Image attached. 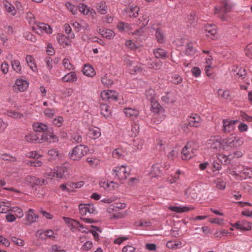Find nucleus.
<instances>
[{"mask_svg": "<svg viewBox=\"0 0 252 252\" xmlns=\"http://www.w3.org/2000/svg\"><path fill=\"white\" fill-rule=\"evenodd\" d=\"M126 152L122 149H116L112 152V156L114 158L123 159L125 158Z\"/></svg>", "mask_w": 252, "mask_h": 252, "instance_id": "nucleus-33", "label": "nucleus"}, {"mask_svg": "<svg viewBox=\"0 0 252 252\" xmlns=\"http://www.w3.org/2000/svg\"><path fill=\"white\" fill-rule=\"evenodd\" d=\"M0 213H6L11 210L10 203L4 201L1 202Z\"/></svg>", "mask_w": 252, "mask_h": 252, "instance_id": "nucleus-47", "label": "nucleus"}, {"mask_svg": "<svg viewBox=\"0 0 252 252\" xmlns=\"http://www.w3.org/2000/svg\"><path fill=\"white\" fill-rule=\"evenodd\" d=\"M82 71L84 75L89 77H93L95 74L94 68L89 64H85Z\"/></svg>", "mask_w": 252, "mask_h": 252, "instance_id": "nucleus-25", "label": "nucleus"}, {"mask_svg": "<svg viewBox=\"0 0 252 252\" xmlns=\"http://www.w3.org/2000/svg\"><path fill=\"white\" fill-rule=\"evenodd\" d=\"M101 135L100 129L98 128H90L89 129L88 135L93 139L98 138Z\"/></svg>", "mask_w": 252, "mask_h": 252, "instance_id": "nucleus-27", "label": "nucleus"}, {"mask_svg": "<svg viewBox=\"0 0 252 252\" xmlns=\"http://www.w3.org/2000/svg\"><path fill=\"white\" fill-rule=\"evenodd\" d=\"M99 33L103 37L107 39H112L115 36V33L110 29L99 30Z\"/></svg>", "mask_w": 252, "mask_h": 252, "instance_id": "nucleus-31", "label": "nucleus"}, {"mask_svg": "<svg viewBox=\"0 0 252 252\" xmlns=\"http://www.w3.org/2000/svg\"><path fill=\"white\" fill-rule=\"evenodd\" d=\"M101 114L105 118H108L111 116V111L110 107L106 104H101L100 106Z\"/></svg>", "mask_w": 252, "mask_h": 252, "instance_id": "nucleus-28", "label": "nucleus"}, {"mask_svg": "<svg viewBox=\"0 0 252 252\" xmlns=\"http://www.w3.org/2000/svg\"><path fill=\"white\" fill-rule=\"evenodd\" d=\"M161 99L166 103H173L177 100L176 94L174 92H167L161 97Z\"/></svg>", "mask_w": 252, "mask_h": 252, "instance_id": "nucleus-16", "label": "nucleus"}, {"mask_svg": "<svg viewBox=\"0 0 252 252\" xmlns=\"http://www.w3.org/2000/svg\"><path fill=\"white\" fill-rule=\"evenodd\" d=\"M79 11L84 15H88L89 13V8L85 4L81 3L79 5Z\"/></svg>", "mask_w": 252, "mask_h": 252, "instance_id": "nucleus-51", "label": "nucleus"}, {"mask_svg": "<svg viewBox=\"0 0 252 252\" xmlns=\"http://www.w3.org/2000/svg\"><path fill=\"white\" fill-rule=\"evenodd\" d=\"M202 119L197 114H192L188 119V123L187 126L198 127L201 126Z\"/></svg>", "mask_w": 252, "mask_h": 252, "instance_id": "nucleus-5", "label": "nucleus"}, {"mask_svg": "<svg viewBox=\"0 0 252 252\" xmlns=\"http://www.w3.org/2000/svg\"><path fill=\"white\" fill-rule=\"evenodd\" d=\"M155 36L159 43H162L164 42L165 36L161 29L158 28L156 30Z\"/></svg>", "mask_w": 252, "mask_h": 252, "instance_id": "nucleus-38", "label": "nucleus"}, {"mask_svg": "<svg viewBox=\"0 0 252 252\" xmlns=\"http://www.w3.org/2000/svg\"><path fill=\"white\" fill-rule=\"evenodd\" d=\"M207 36L208 37L215 36L217 33V27L215 25L208 24L205 27Z\"/></svg>", "mask_w": 252, "mask_h": 252, "instance_id": "nucleus-21", "label": "nucleus"}, {"mask_svg": "<svg viewBox=\"0 0 252 252\" xmlns=\"http://www.w3.org/2000/svg\"><path fill=\"white\" fill-rule=\"evenodd\" d=\"M41 140L51 143L58 141V137L52 132L47 133L45 132L41 136L40 141Z\"/></svg>", "mask_w": 252, "mask_h": 252, "instance_id": "nucleus-13", "label": "nucleus"}, {"mask_svg": "<svg viewBox=\"0 0 252 252\" xmlns=\"http://www.w3.org/2000/svg\"><path fill=\"white\" fill-rule=\"evenodd\" d=\"M36 179L34 176H28L26 178V182L33 188L35 186Z\"/></svg>", "mask_w": 252, "mask_h": 252, "instance_id": "nucleus-54", "label": "nucleus"}, {"mask_svg": "<svg viewBox=\"0 0 252 252\" xmlns=\"http://www.w3.org/2000/svg\"><path fill=\"white\" fill-rule=\"evenodd\" d=\"M48 155L50 157L49 159V160L56 159L59 157V152L57 149H51L48 152Z\"/></svg>", "mask_w": 252, "mask_h": 252, "instance_id": "nucleus-43", "label": "nucleus"}, {"mask_svg": "<svg viewBox=\"0 0 252 252\" xmlns=\"http://www.w3.org/2000/svg\"><path fill=\"white\" fill-rule=\"evenodd\" d=\"M65 6L72 14L75 15L77 13L78 9L77 7L72 5L70 2H66Z\"/></svg>", "mask_w": 252, "mask_h": 252, "instance_id": "nucleus-53", "label": "nucleus"}, {"mask_svg": "<svg viewBox=\"0 0 252 252\" xmlns=\"http://www.w3.org/2000/svg\"><path fill=\"white\" fill-rule=\"evenodd\" d=\"M101 82L102 84L107 87H110L113 84V80L107 77L106 75L101 78Z\"/></svg>", "mask_w": 252, "mask_h": 252, "instance_id": "nucleus-50", "label": "nucleus"}, {"mask_svg": "<svg viewBox=\"0 0 252 252\" xmlns=\"http://www.w3.org/2000/svg\"><path fill=\"white\" fill-rule=\"evenodd\" d=\"M88 151V147L80 144L75 147L69 153V158L73 160H79L87 154Z\"/></svg>", "mask_w": 252, "mask_h": 252, "instance_id": "nucleus-1", "label": "nucleus"}, {"mask_svg": "<svg viewBox=\"0 0 252 252\" xmlns=\"http://www.w3.org/2000/svg\"><path fill=\"white\" fill-rule=\"evenodd\" d=\"M117 28L118 29L121 31H126L128 32L130 31V26L128 23H124V22H119L117 25Z\"/></svg>", "mask_w": 252, "mask_h": 252, "instance_id": "nucleus-44", "label": "nucleus"}, {"mask_svg": "<svg viewBox=\"0 0 252 252\" xmlns=\"http://www.w3.org/2000/svg\"><path fill=\"white\" fill-rule=\"evenodd\" d=\"M240 117L242 118L243 121H246L248 122H252V117L248 115L246 113L243 111L241 112Z\"/></svg>", "mask_w": 252, "mask_h": 252, "instance_id": "nucleus-61", "label": "nucleus"}, {"mask_svg": "<svg viewBox=\"0 0 252 252\" xmlns=\"http://www.w3.org/2000/svg\"><path fill=\"white\" fill-rule=\"evenodd\" d=\"M63 64L64 67L69 70H72L74 69V66L70 63L69 61L67 59H64L63 61Z\"/></svg>", "mask_w": 252, "mask_h": 252, "instance_id": "nucleus-55", "label": "nucleus"}, {"mask_svg": "<svg viewBox=\"0 0 252 252\" xmlns=\"http://www.w3.org/2000/svg\"><path fill=\"white\" fill-rule=\"evenodd\" d=\"M25 139L27 142L30 143L42 142L40 141V138H39L37 134L35 133L28 134L25 136Z\"/></svg>", "mask_w": 252, "mask_h": 252, "instance_id": "nucleus-24", "label": "nucleus"}, {"mask_svg": "<svg viewBox=\"0 0 252 252\" xmlns=\"http://www.w3.org/2000/svg\"><path fill=\"white\" fill-rule=\"evenodd\" d=\"M222 141L221 137H215L207 141V145L211 149L220 150L222 147Z\"/></svg>", "mask_w": 252, "mask_h": 252, "instance_id": "nucleus-6", "label": "nucleus"}, {"mask_svg": "<svg viewBox=\"0 0 252 252\" xmlns=\"http://www.w3.org/2000/svg\"><path fill=\"white\" fill-rule=\"evenodd\" d=\"M4 7L5 10L11 14V15L14 16L16 15L17 11L15 7L9 2L6 1L4 3Z\"/></svg>", "mask_w": 252, "mask_h": 252, "instance_id": "nucleus-35", "label": "nucleus"}, {"mask_svg": "<svg viewBox=\"0 0 252 252\" xmlns=\"http://www.w3.org/2000/svg\"><path fill=\"white\" fill-rule=\"evenodd\" d=\"M114 92L109 90L107 92L103 91L101 93V96L103 99H114L116 100L117 99V97L116 95H114Z\"/></svg>", "mask_w": 252, "mask_h": 252, "instance_id": "nucleus-26", "label": "nucleus"}, {"mask_svg": "<svg viewBox=\"0 0 252 252\" xmlns=\"http://www.w3.org/2000/svg\"><path fill=\"white\" fill-rule=\"evenodd\" d=\"M164 167L166 165L164 164ZM163 167V165L160 163H156L152 166V170L150 172V174L152 177H156L160 176L162 174V170L161 168Z\"/></svg>", "mask_w": 252, "mask_h": 252, "instance_id": "nucleus-12", "label": "nucleus"}, {"mask_svg": "<svg viewBox=\"0 0 252 252\" xmlns=\"http://www.w3.org/2000/svg\"><path fill=\"white\" fill-rule=\"evenodd\" d=\"M139 9V8L137 6H131L127 7L125 11L130 17H136L138 15Z\"/></svg>", "mask_w": 252, "mask_h": 252, "instance_id": "nucleus-20", "label": "nucleus"}, {"mask_svg": "<svg viewBox=\"0 0 252 252\" xmlns=\"http://www.w3.org/2000/svg\"><path fill=\"white\" fill-rule=\"evenodd\" d=\"M154 54L157 59L164 58L166 57L167 52L163 49L157 48L154 50Z\"/></svg>", "mask_w": 252, "mask_h": 252, "instance_id": "nucleus-37", "label": "nucleus"}, {"mask_svg": "<svg viewBox=\"0 0 252 252\" xmlns=\"http://www.w3.org/2000/svg\"><path fill=\"white\" fill-rule=\"evenodd\" d=\"M6 114L7 116L16 119H20L23 117V115L22 114L15 111H7L6 112Z\"/></svg>", "mask_w": 252, "mask_h": 252, "instance_id": "nucleus-45", "label": "nucleus"}, {"mask_svg": "<svg viewBox=\"0 0 252 252\" xmlns=\"http://www.w3.org/2000/svg\"><path fill=\"white\" fill-rule=\"evenodd\" d=\"M246 55L252 59V45H248L245 49Z\"/></svg>", "mask_w": 252, "mask_h": 252, "instance_id": "nucleus-64", "label": "nucleus"}, {"mask_svg": "<svg viewBox=\"0 0 252 252\" xmlns=\"http://www.w3.org/2000/svg\"><path fill=\"white\" fill-rule=\"evenodd\" d=\"M11 65L13 69L17 72L21 73H22V67L21 63L19 60H14L11 62Z\"/></svg>", "mask_w": 252, "mask_h": 252, "instance_id": "nucleus-39", "label": "nucleus"}, {"mask_svg": "<svg viewBox=\"0 0 252 252\" xmlns=\"http://www.w3.org/2000/svg\"><path fill=\"white\" fill-rule=\"evenodd\" d=\"M147 65L150 68L157 70L159 69L161 65V62L158 59L147 60Z\"/></svg>", "mask_w": 252, "mask_h": 252, "instance_id": "nucleus-17", "label": "nucleus"}, {"mask_svg": "<svg viewBox=\"0 0 252 252\" xmlns=\"http://www.w3.org/2000/svg\"><path fill=\"white\" fill-rule=\"evenodd\" d=\"M234 226L237 229L243 231H248L252 229V224L249 221L243 220L241 222H236Z\"/></svg>", "mask_w": 252, "mask_h": 252, "instance_id": "nucleus-11", "label": "nucleus"}, {"mask_svg": "<svg viewBox=\"0 0 252 252\" xmlns=\"http://www.w3.org/2000/svg\"><path fill=\"white\" fill-rule=\"evenodd\" d=\"M0 158L5 161H16L15 158L7 154H3L0 155Z\"/></svg>", "mask_w": 252, "mask_h": 252, "instance_id": "nucleus-57", "label": "nucleus"}, {"mask_svg": "<svg viewBox=\"0 0 252 252\" xmlns=\"http://www.w3.org/2000/svg\"><path fill=\"white\" fill-rule=\"evenodd\" d=\"M151 102V110L154 113L159 114L164 112V110L163 107L159 104L158 101L155 99Z\"/></svg>", "mask_w": 252, "mask_h": 252, "instance_id": "nucleus-15", "label": "nucleus"}, {"mask_svg": "<svg viewBox=\"0 0 252 252\" xmlns=\"http://www.w3.org/2000/svg\"><path fill=\"white\" fill-rule=\"evenodd\" d=\"M238 123L237 120L223 119L222 121V131L224 133H229L234 129V125Z\"/></svg>", "mask_w": 252, "mask_h": 252, "instance_id": "nucleus-7", "label": "nucleus"}, {"mask_svg": "<svg viewBox=\"0 0 252 252\" xmlns=\"http://www.w3.org/2000/svg\"><path fill=\"white\" fill-rule=\"evenodd\" d=\"M62 80L64 82H74L77 80V76L75 72L71 71L64 75Z\"/></svg>", "mask_w": 252, "mask_h": 252, "instance_id": "nucleus-34", "label": "nucleus"}, {"mask_svg": "<svg viewBox=\"0 0 252 252\" xmlns=\"http://www.w3.org/2000/svg\"><path fill=\"white\" fill-rule=\"evenodd\" d=\"M29 86L28 81L23 79H17L15 83L14 87L15 89L18 90L20 92H24L27 89Z\"/></svg>", "mask_w": 252, "mask_h": 252, "instance_id": "nucleus-14", "label": "nucleus"}, {"mask_svg": "<svg viewBox=\"0 0 252 252\" xmlns=\"http://www.w3.org/2000/svg\"><path fill=\"white\" fill-rule=\"evenodd\" d=\"M135 250L132 246L127 245L123 248L122 251L123 252H136Z\"/></svg>", "mask_w": 252, "mask_h": 252, "instance_id": "nucleus-62", "label": "nucleus"}, {"mask_svg": "<svg viewBox=\"0 0 252 252\" xmlns=\"http://www.w3.org/2000/svg\"><path fill=\"white\" fill-rule=\"evenodd\" d=\"M126 167L124 165L117 166L113 169V175L120 183H123L129 175V172L127 171Z\"/></svg>", "mask_w": 252, "mask_h": 252, "instance_id": "nucleus-3", "label": "nucleus"}, {"mask_svg": "<svg viewBox=\"0 0 252 252\" xmlns=\"http://www.w3.org/2000/svg\"><path fill=\"white\" fill-rule=\"evenodd\" d=\"M54 173L55 177L58 179H62L64 173V169L63 167H57L56 169H54Z\"/></svg>", "mask_w": 252, "mask_h": 252, "instance_id": "nucleus-46", "label": "nucleus"}, {"mask_svg": "<svg viewBox=\"0 0 252 252\" xmlns=\"http://www.w3.org/2000/svg\"><path fill=\"white\" fill-rule=\"evenodd\" d=\"M26 61L29 66L33 71L35 72L37 70V67L35 63L34 59L32 56L29 55H27Z\"/></svg>", "mask_w": 252, "mask_h": 252, "instance_id": "nucleus-29", "label": "nucleus"}, {"mask_svg": "<svg viewBox=\"0 0 252 252\" xmlns=\"http://www.w3.org/2000/svg\"><path fill=\"white\" fill-rule=\"evenodd\" d=\"M196 49L194 47L193 43L192 42L188 43L186 45V48L185 54L187 56H193L196 52Z\"/></svg>", "mask_w": 252, "mask_h": 252, "instance_id": "nucleus-22", "label": "nucleus"}, {"mask_svg": "<svg viewBox=\"0 0 252 252\" xmlns=\"http://www.w3.org/2000/svg\"><path fill=\"white\" fill-rule=\"evenodd\" d=\"M218 93L219 96L221 98L228 100L229 101H232L233 97L230 94V93L228 90L222 91L221 89H219Z\"/></svg>", "mask_w": 252, "mask_h": 252, "instance_id": "nucleus-30", "label": "nucleus"}, {"mask_svg": "<svg viewBox=\"0 0 252 252\" xmlns=\"http://www.w3.org/2000/svg\"><path fill=\"white\" fill-rule=\"evenodd\" d=\"M140 24H141V27H146L149 21V18L148 15H144L139 19Z\"/></svg>", "mask_w": 252, "mask_h": 252, "instance_id": "nucleus-52", "label": "nucleus"}, {"mask_svg": "<svg viewBox=\"0 0 252 252\" xmlns=\"http://www.w3.org/2000/svg\"><path fill=\"white\" fill-rule=\"evenodd\" d=\"M71 140L73 142L81 143L82 141V137L78 133H75L72 135Z\"/></svg>", "mask_w": 252, "mask_h": 252, "instance_id": "nucleus-56", "label": "nucleus"}, {"mask_svg": "<svg viewBox=\"0 0 252 252\" xmlns=\"http://www.w3.org/2000/svg\"><path fill=\"white\" fill-rule=\"evenodd\" d=\"M223 6L221 7H215V13L226 14L230 11L232 8L231 4L228 0H223L222 1Z\"/></svg>", "mask_w": 252, "mask_h": 252, "instance_id": "nucleus-8", "label": "nucleus"}, {"mask_svg": "<svg viewBox=\"0 0 252 252\" xmlns=\"http://www.w3.org/2000/svg\"><path fill=\"white\" fill-rule=\"evenodd\" d=\"M197 146L194 141H189L183 148L182 150V158L184 160H188L193 156L194 150Z\"/></svg>", "mask_w": 252, "mask_h": 252, "instance_id": "nucleus-2", "label": "nucleus"}, {"mask_svg": "<svg viewBox=\"0 0 252 252\" xmlns=\"http://www.w3.org/2000/svg\"><path fill=\"white\" fill-rule=\"evenodd\" d=\"M145 95L150 101L156 99L155 91L152 88H150L145 91Z\"/></svg>", "mask_w": 252, "mask_h": 252, "instance_id": "nucleus-41", "label": "nucleus"}, {"mask_svg": "<svg viewBox=\"0 0 252 252\" xmlns=\"http://www.w3.org/2000/svg\"><path fill=\"white\" fill-rule=\"evenodd\" d=\"M245 176V178H252V168L248 167H243V170L240 172Z\"/></svg>", "mask_w": 252, "mask_h": 252, "instance_id": "nucleus-48", "label": "nucleus"}, {"mask_svg": "<svg viewBox=\"0 0 252 252\" xmlns=\"http://www.w3.org/2000/svg\"><path fill=\"white\" fill-rule=\"evenodd\" d=\"M64 219L67 220H66V222L67 223H70L71 225L72 226V228H78V227H81L83 228V226L82 224H80V222L75 220L71 219L69 218H64Z\"/></svg>", "mask_w": 252, "mask_h": 252, "instance_id": "nucleus-40", "label": "nucleus"}, {"mask_svg": "<svg viewBox=\"0 0 252 252\" xmlns=\"http://www.w3.org/2000/svg\"><path fill=\"white\" fill-rule=\"evenodd\" d=\"M168 209L173 212L181 213L183 212H188L189 211L193 209V208L189 207L187 206H169Z\"/></svg>", "mask_w": 252, "mask_h": 252, "instance_id": "nucleus-19", "label": "nucleus"}, {"mask_svg": "<svg viewBox=\"0 0 252 252\" xmlns=\"http://www.w3.org/2000/svg\"><path fill=\"white\" fill-rule=\"evenodd\" d=\"M11 241L18 246H23L25 244L24 240L15 237H12L11 238Z\"/></svg>", "mask_w": 252, "mask_h": 252, "instance_id": "nucleus-59", "label": "nucleus"}, {"mask_svg": "<svg viewBox=\"0 0 252 252\" xmlns=\"http://www.w3.org/2000/svg\"><path fill=\"white\" fill-rule=\"evenodd\" d=\"M36 236L41 239L46 240L48 239L46 236L45 230H39L36 231Z\"/></svg>", "mask_w": 252, "mask_h": 252, "instance_id": "nucleus-60", "label": "nucleus"}, {"mask_svg": "<svg viewBox=\"0 0 252 252\" xmlns=\"http://www.w3.org/2000/svg\"><path fill=\"white\" fill-rule=\"evenodd\" d=\"M124 112L126 116L132 120L136 119L139 115V111L135 108L126 107L124 108Z\"/></svg>", "mask_w": 252, "mask_h": 252, "instance_id": "nucleus-10", "label": "nucleus"}, {"mask_svg": "<svg viewBox=\"0 0 252 252\" xmlns=\"http://www.w3.org/2000/svg\"><path fill=\"white\" fill-rule=\"evenodd\" d=\"M79 213L82 216L86 215L87 213L93 214L94 211L93 204H80L79 206Z\"/></svg>", "mask_w": 252, "mask_h": 252, "instance_id": "nucleus-9", "label": "nucleus"}, {"mask_svg": "<svg viewBox=\"0 0 252 252\" xmlns=\"http://www.w3.org/2000/svg\"><path fill=\"white\" fill-rule=\"evenodd\" d=\"M38 218V216L34 213L33 210L29 209L27 214L26 215V220L27 222L26 224L30 225L32 223L36 222V219Z\"/></svg>", "mask_w": 252, "mask_h": 252, "instance_id": "nucleus-18", "label": "nucleus"}, {"mask_svg": "<svg viewBox=\"0 0 252 252\" xmlns=\"http://www.w3.org/2000/svg\"><path fill=\"white\" fill-rule=\"evenodd\" d=\"M97 11L100 14H106L107 12V7L105 2H101L98 4Z\"/></svg>", "mask_w": 252, "mask_h": 252, "instance_id": "nucleus-42", "label": "nucleus"}, {"mask_svg": "<svg viewBox=\"0 0 252 252\" xmlns=\"http://www.w3.org/2000/svg\"><path fill=\"white\" fill-rule=\"evenodd\" d=\"M57 40L61 45L68 46L70 45V40L65 35L63 34H58L57 36Z\"/></svg>", "mask_w": 252, "mask_h": 252, "instance_id": "nucleus-32", "label": "nucleus"}, {"mask_svg": "<svg viewBox=\"0 0 252 252\" xmlns=\"http://www.w3.org/2000/svg\"><path fill=\"white\" fill-rule=\"evenodd\" d=\"M232 71L234 75L238 77L244 78L247 74L246 70L241 67H236V69L232 70Z\"/></svg>", "mask_w": 252, "mask_h": 252, "instance_id": "nucleus-36", "label": "nucleus"}, {"mask_svg": "<svg viewBox=\"0 0 252 252\" xmlns=\"http://www.w3.org/2000/svg\"><path fill=\"white\" fill-rule=\"evenodd\" d=\"M91 227L92 228H94L95 229V230H89V232H91L93 234V235L94 237V239L95 241H98L99 240V235L97 233L96 230L99 232H101V229L98 226H94V225H91Z\"/></svg>", "mask_w": 252, "mask_h": 252, "instance_id": "nucleus-49", "label": "nucleus"}, {"mask_svg": "<svg viewBox=\"0 0 252 252\" xmlns=\"http://www.w3.org/2000/svg\"><path fill=\"white\" fill-rule=\"evenodd\" d=\"M32 29L36 33L39 35H42L44 33L51 34L52 32L51 27L49 25L44 23H37L35 26H33Z\"/></svg>", "mask_w": 252, "mask_h": 252, "instance_id": "nucleus-4", "label": "nucleus"}, {"mask_svg": "<svg viewBox=\"0 0 252 252\" xmlns=\"http://www.w3.org/2000/svg\"><path fill=\"white\" fill-rule=\"evenodd\" d=\"M33 128L36 132H47L48 126L43 123H35L33 124Z\"/></svg>", "mask_w": 252, "mask_h": 252, "instance_id": "nucleus-23", "label": "nucleus"}, {"mask_svg": "<svg viewBox=\"0 0 252 252\" xmlns=\"http://www.w3.org/2000/svg\"><path fill=\"white\" fill-rule=\"evenodd\" d=\"M63 118L61 116H58L55 118L53 120V123L55 126L60 127L62 125L63 122Z\"/></svg>", "mask_w": 252, "mask_h": 252, "instance_id": "nucleus-58", "label": "nucleus"}, {"mask_svg": "<svg viewBox=\"0 0 252 252\" xmlns=\"http://www.w3.org/2000/svg\"><path fill=\"white\" fill-rule=\"evenodd\" d=\"M220 160L225 165L229 164L231 161L228 156L224 155L220 156Z\"/></svg>", "mask_w": 252, "mask_h": 252, "instance_id": "nucleus-63", "label": "nucleus"}]
</instances>
